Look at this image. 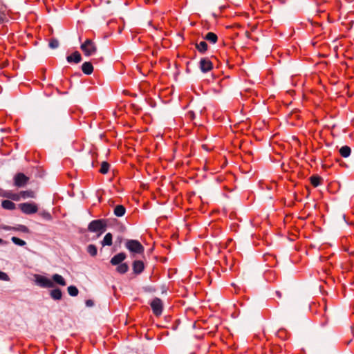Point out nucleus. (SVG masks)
I'll list each match as a JSON object with an SVG mask.
<instances>
[{"mask_svg":"<svg viewBox=\"0 0 354 354\" xmlns=\"http://www.w3.org/2000/svg\"><path fill=\"white\" fill-rule=\"evenodd\" d=\"M107 227V222L105 219L93 220L88 225V230L91 232L98 233V236L104 233Z\"/></svg>","mask_w":354,"mask_h":354,"instance_id":"1","label":"nucleus"},{"mask_svg":"<svg viewBox=\"0 0 354 354\" xmlns=\"http://www.w3.org/2000/svg\"><path fill=\"white\" fill-rule=\"evenodd\" d=\"M80 49L86 57L93 55L97 52V48L95 42L91 39H87L80 46Z\"/></svg>","mask_w":354,"mask_h":354,"instance_id":"2","label":"nucleus"},{"mask_svg":"<svg viewBox=\"0 0 354 354\" xmlns=\"http://www.w3.org/2000/svg\"><path fill=\"white\" fill-rule=\"evenodd\" d=\"M125 247L131 252L136 254H142L145 250L142 244L138 241L134 239L127 240L125 243Z\"/></svg>","mask_w":354,"mask_h":354,"instance_id":"3","label":"nucleus"},{"mask_svg":"<svg viewBox=\"0 0 354 354\" xmlns=\"http://www.w3.org/2000/svg\"><path fill=\"white\" fill-rule=\"evenodd\" d=\"M152 311L156 316H160L162 313L163 304L160 299L156 297L150 303Z\"/></svg>","mask_w":354,"mask_h":354,"instance_id":"4","label":"nucleus"},{"mask_svg":"<svg viewBox=\"0 0 354 354\" xmlns=\"http://www.w3.org/2000/svg\"><path fill=\"white\" fill-rule=\"evenodd\" d=\"M19 207L26 214H32L36 213L38 210L37 205L30 203H21L19 205Z\"/></svg>","mask_w":354,"mask_h":354,"instance_id":"5","label":"nucleus"},{"mask_svg":"<svg viewBox=\"0 0 354 354\" xmlns=\"http://www.w3.org/2000/svg\"><path fill=\"white\" fill-rule=\"evenodd\" d=\"M36 283L37 285L41 286V288H53L54 286V283L48 278L38 275L36 277Z\"/></svg>","mask_w":354,"mask_h":354,"instance_id":"6","label":"nucleus"},{"mask_svg":"<svg viewBox=\"0 0 354 354\" xmlns=\"http://www.w3.org/2000/svg\"><path fill=\"white\" fill-rule=\"evenodd\" d=\"M29 178L23 173H18L14 177V184L18 187H24L28 182Z\"/></svg>","mask_w":354,"mask_h":354,"instance_id":"7","label":"nucleus"},{"mask_svg":"<svg viewBox=\"0 0 354 354\" xmlns=\"http://www.w3.org/2000/svg\"><path fill=\"white\" fill-rule=\"evenodd\" d=\"M199 68L203 73H207L213 68V64L209 58L204 57L199 62Z\"/></svg>","mask_w":354,"mask_h":354,"instance_id":"8","label":"nucleus"},{"mask_svg":"<svg viewBox=\"0 0 354 354\" xmlns=\"http://www.w3.org/2000/svg\"><path fill=\"white\" fill-rule=\"evenodd\" d=\"M126 257H127V255L125 253L120 252L111 258L110 263L113 266L119 265V264L122 263V262L126 259Z\"/></svg>","mask_w":354,"mask_h":354,"instance_id":"9","label":"nucleus"},{"mask_svg":"<svg viewBox=\"0 0 354 354\" xmlns=\"http://www.w3.org/2000/svg\"><path fill=\"white\" fill-rule=\"evenodd\" d=\"M66 60L68 63L78 64L82 61L81 54L78 51H75L72 55L66 57Z\"/></svg>","mask_w":354,"mask_h":354,"instance_id":"10","label":"nucleus"},{"mask_svg":"<svg viewBox=\"0 0 354 354\" xmlns=\"http://www.w3.org/2000/svg\"><path fill=\"white\" fill-rule=\"evenodd\" d=\"M145 268L144 263L142 261L136 260L133 263V270L136 274H140Z\"/></svg>","mask_w":354,"mask_h":354,"instance_id":"11","label":"nucleus"},{"mask_svg":"<svg viewBox=\"0 0 354 354\" xmlns=\"http://www.w3.org/2000/svg\"><path fill=\"white\" fill-rule=\"evenodd\" d=\"M82 71L86 75H91L93 71V66L91 62H86L82 65Z\"/></svg>","mask_w":354,"mask_h":354,"instance_id":"12","label":"nucleus"},{"mask_svg":"<svg viewBox=\"0 0 354 354\" xmlns=\"http://www.w3.org/2000/svg\"><path fill=\"white\" fill-rule=\"evenodd\" d=\"M126 208L122 205H118L115 207L113 213L118 217L123 216L125 214Z\"/></svg>","mask_w":354,"mask_h":354,"instance_id":"13","label":"nucleus"},{"mask_svg":"<svg viewBox=\"0 0 354 354\" xmlns=\"http://www.w3.org/2000/svg\"><path fill=\"white\" fill-rule=\"evenodd\" d=\"M50 295L54 300H60L62 297V292L59 288H55L50 290Z\"/></svg>","mask_w":354,"mask_h":354,"instance_id":"14","label":"nucleus"},{"mask_svg":"<svg viewBox=\"0 0 354 354\" xmlns=\"http://www.w3.org/2000/svg\"><path fill=\"white\" fill-rule=\"evenodd\" d=\"M52 279L53 280V281L55 283H56L60 286H64L66 285L65 279L60 274H54L52 276Z\"/></svg>","mask_w":354,"mask_h":354,"instance_id":"15","label":"nucleus"},{"mask_svg":"<svg viewBox=\"0 0 354 354\" xmlns=\"http://www.w3.org/2000/svg\"><path fill=\"white\" fill-rule=\"evenodd\" d=\"M112 239H113V236L112 234L109 232L107 233L103 240L101 241V244L102 246H106V245H108V246H110L112 245L113 242H112Z\"/></svg>","mask_w":354,"mask_h":354,"instance_id":"16","label":"nucleus"},{"mask_svg":"<svg viewBox=\"0 0 354 354\" xmlns=\"http://www.w3.org/2000/svg\"><path fill=\"white\" fill-rule=\"evenodd\" d=\"M339 152L343 158H348L351 155V149L348 146L345 145L339 149Z\"/></svg>","mask_w":354,"mask_h":354,"instance_id":"17","label":"nucleus"},{"mask_svg":"<svg viewBox=\"0 0 354 354\" xmlns=\"http://www.w3.org/2000/svg\"><path fill=\"white\" fill-rule=\"evenodd\" d=\"M8 19L6 13V8L0 4V25L8 22Z\"/></svg>","mask_w":354,"mask_h":354,"instance_id":"18","label":"nucleus"},{"mask_svg":"<svg viewBox=\"0 0 354 354\" xmlns=\"http://www.w3.org/2000/svg\"><path fill=\"white\" fill-rule=\"evenodd\" d=\"M1 206L3 209L12 210L15 209V204L9 200H4L1 203Z\"/></svg>","mask_w":354,"mask_h":354,"instance_id":"19","label":"nucleus"},{"mask_svg":"<svg viewBox=\"0 0 354 354\" xmlns=\"http://www.w3.org/2000/svg\"><path fill=\"white\" fill-rule=\"evenodd\" d=\"M204 39L208 41H209L210 43L212 44H215L216 43L217 40H218V37L217 35L212 32H209L205 37H204Z\"/></svg>","mask_w":354,"mask_h":354,"instance_id":"20","label":"nucleus"},{"mask_svg":"<svg viewBox=\"0 0 354 354\" xmlns=\"http://www.w3.org/2000/svg\"><path fill=\"white\" fill-rule=\"evenodd\" d=\"M310 180L311 184L316 187L320 185L322 178L317 175H314L310 178Z\"/></svg>","mask_w":354,"mask_h":354,"instance_id":"21","label":"nucleus"},{"mask_svg":"<svg viewBox=\"0 0 354 354\" xmlns=\"http://www.w3.org/2000/svg\"><path fill=\"white\" fill-rule=\"evenodd\" d=\"M196 49L201 53H204L207 50V44L205 41H202L196 44Z\"/></svg>","mask_w":354,"mask_h":354,"instance_id":"22","label":"nucleus"},{"mask_svg":"<svg viewBox=\"0 0 354 354\" xmlns=\"http://www.w3.org/2000/svg\"><path fill=\"white\" fill-rule=\"evenodd\" d=\"M3 229L5 230H11L12 227H4ZM13 230H18V231H20V232H24V233H28L29 232V230L28 228L24 225H18L17 227H12Z\"/></svg>","mask_w":354,"mask_h":354,"instance_id":"23","label":"nucleus"},{"mask_svg":"<svg viewBox=\"0 0 354 354\" xmlns=\"http://www.w3.org/2000/svg\"><path fill=\"white\" fill-rule=\"evenodd\" d=\"M117 266L116 270L120 274H124L129 270V266L126 263H122Z\"/></svg>","mask_w":354,"mask_h":354,"instance_id":"24","label":"nucleus"},{"mask_svg":"<svg viewBox=\"0 0 354 354\" xmlns=\"http://www.w3.org/2000/svg\"><path fill=\"white\" fill-rule=\"evenodd\" d=\"M20 196L23 198H35V194L32 190H26V191H21L20 192Z\"/></svg>","mask_w":354,"mask_h":354,"instance_id":"25","label":"nucleus"},{"mask_svg":"<svg viewBox=\"0 0 354 354\" xmlns=\"http://www.w3.org/2000/svg\"><path fill=\"white\" fill-rule=\"evenodd\" d=\"M87 252L91 256V257H95L97 253V247L93 244H89L87 246L86 248Z\"/></svg>","mask_w":354,"mask_h":354,"instance_id":"26","label":"nucleus"},{"mask_svg":"<svg viewBox=\"0 0 354 354\" xmlns=\"http://www.w3.org/2000/svg\"><path fill=\"white\" fill-rule=\"evenodd\" d=\"M49 129H55L58 125V121L55 117H51L48 119L47 122Z\"/></svg>","mask_w":354,"mask_h":354,"instance_id":"27","label":"nucleus"},{"mask_svg":"<svg viewBox=\"0 0 354 354\" xmlns=\"http://www.w3.org/2000/svg\"><path fill=\"white\" fill-rule=\"evenodd\" d=\"M68 294L72 297H75L78 295L79 290L75 286H70L67 288Z\"/></svg>","mask_w":354,"mask_h":354,"instance_id":"28","label":"nucleus"},{"mask_svg":"<svg viewBox=\"0 0 354 354\" xmlns=\"http://www.w3.org/2000/svg\"><path fill=\"white\" fill-rule=\"evenodd\" d=\"M110 165L107 162H102L100 172L102 174H106L109 170Z\"/></svg>","mask_w":354,"mask_h":354,"instance_id":"29","label":"nucleus"},{"mask_svg":"<svg viewBox=\"0 0 354 354\" xmlns=\"http://www.w3.org/2000/svg\"><path fill=\"white\" fill-rule=\"evenodd\" d=\"M59 45V41L56 38H52L49 41L48 46L52 49L58 48Z\"/></svg>","mask_w":354,"mask_h":354,"instance_id":"30","label":"nucleus"},{"mask_svg":"<svg viewBox=\"0 0 354 354\" xmlns=\"http://www.w3.org/2000/svg\"><path fill=\"white\" fill-rule=\"evenodd\" d=\"M11 240L15 244L19 246H24L26 244V241L15 236H12Z\"/></svg>","mask_w":354,"mask_h":354,"instance_id":"31","label":"nucleus"},{"mask_svg":"<svg viewBox=\"0 0 354 354\" xmlns=\"http://www.w3.org/2000/svg\"><path fill=\"white\" fill-rule=\"evenodd\" d=\"M39 214L45 219L46 220H50L52 218V216L48 212L43 211L39 213Z\"/></svg>","mask_w":354,"mask_h":354,"instance_id":"32","label":"nucleus"},{"mask_svg":"<svg viewBox=\"0 0 354 354\" xmlns=\"http://www.w3.org/2000/svg\"><path fill=\"white\" fill-rule=\"evenodd\" d=\"M0 280L8 281L10 280L9 276L4 272L0 271Z\"/></svg>","mask_w":354,"mask_h":354,"instance_id":"33","label":"nucleus"},{"mask_svg":"<svg viewBox=\"0 0 354 354\" xmlns=\"http://www.w3.org/2000/svg\"><path fill=\"white\" fill-rule=\"evenodd\" d=\"M10 193L11 192H9V191H5L2 189H0V196L1 197H4V198H8L10 197Z\"/></svg>","mask_w":354,"mask_h":354,"instance_id":"34","label":"nucleus"},{"mask_svg":"<svg viewBox=\"0 0 354 354\" xmlns=\"http://www.w3.org/2000/svg\"><path fill=\"white\" fill-rule=\"evenodd\" d=\"M20 197H21L20 194L19 195L17 194H13V193L11 192L10 195V197H8V198H10V199H12L13 201H19Z\"/></svg>","mask_w":354,"mask_h":354,"instance_id":"35","label":"nucleus"},{"mask_svg":"<svg viewBox=\"0 0 354 354\" xmlns=\"http://www.w3.org/2000/svg\"><path fill=\"white\" fill-rule=\"evenodd\" d=\"M93 305H94V302L92 300L88 299L86 301V306L87 307H92Z\"/></svg>","mask_w":354,"mask_h":354,"instance_id":"36","label":"nucleus"},{"mask_svg":"<svg viewBox=\"0 0 354 354\" xmlns=\"http://www.w3.org/2000/svg\"><path fill=\"white\" fill-rule=\"evenodd\" d=\"M187 114H188L189 117L191 119H192V120H193V119L194 118V117H195V114H194V113L193 111H189Z\"/></svg>","mask_w":354,"mask_h":354,"instance_id":"37","label":"nucleus"},{"mask_svg":"<svg viewBox=\"0 0 354 354\" xmlns=\"http://www.w3.org/2000/svg\"><path fill=\"white\" fill-rule=\"evenodd\" d=\"M149 290H151V291H155V289H154V288H153V289H152V288H149Z\"/></svg>","mask_w":354,"mask_h":354,"instance_id":"38","label":"nucleus"},{"mask_svg":"<svg viewBox=\"0 0 354 354\" xmlns=\"http://www.w3.org/2000/svg\"><path fill=\"white\" fill-rule=\"evenodd\" d=\"M148 25L149 26H151V21L148 22Z\"/></svg>","mask_w":354,"mask_h":354,"instance_id":"39","label":"nucleus"},{"mask_svg":"<svg viewBox=\"0 0 354 354\" xmlns=\"http://www.w3.org/2000/svg\"><path fill=\"white\" fill-rule=\"evenodd\" d=\"M3 242V240L0 239V244L2 243Z\"/></svg>","mask_w":354,"mask_h":354,"instance_id":"40","label":"nucleus"},{"mask_svg":"<svg viewBox=\"0 0 354 354\" xmlns=\"http://www.w3.org/2000/svg\"><path fill=\"white\" fill-rule=\"evenodd\" d=\"M277 294L278 295V296L280 297H281V294L279 292H277Z\"/></svg>","mask_w":354,"mask_h":354,"instance_id":"41","label":"nucleus"}]
</instances>
